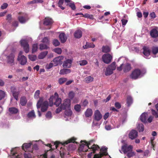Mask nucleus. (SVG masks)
<instances>
[{
	"instance_id": "obj_7",
	"label": "nucleus",
	"mask_w": 158,
	"mask_h": 158,
	"mask_svg": "<svg viewBox=\"0 0 158 158\" xmlns=\"http://www.w3.org/2000/svg\"><path fill=\"white\" fill-rule=\"evenodd\" d=\"M10 90L14 98L17 101L18 100L19 91L17 90L16 88L14 86H12L10 88Z\"/></svg>"
},
{
	"instance_id": "obj_40",
	"label": "nucleus",
	"mask_w": 158,
	"mask_h": 158,
	"mask_svg": "<svg viewBox=\"0 0 158 158\" xmlns=\"http://www.w3.org/2000/svg\"><path fill=\"white\" fill-rule=\"evenodd\" d=\"M68 109L66 110L64 112V114L68 116H71L72 114V112L71 109L68 108Z\"/></svg>"
},
{
	"instance_id": "obj_64",
	"label": "nucleus",
	"mask_w": 158,
	"mask_h": 158,
	"mask_svg": "<svg viewBox=\"0 0 158 158\" xmlns=\"http://www.w3.org/2000/svg\"><path fill=\"white\" fill-rule=\"evenodd\" d=\"M114 106L116 108L118 109H119L121 107L120 104L118 102H116L115 103Z\"/></svg>"
},
{
	"instance_id": "obj_59",
	"label": "nucleus",
	"mask_w": 158,
	"mask_h": 158,
	"mask_svg": "<svg viewBox=\"0 0 158 158\" xmlns=\"http://www.w3.org/2000/svg\"><path fill=\"white\" fill-rule=\"evenodd\" d=\"M152 114L156 118H157L158 117V113H157L155 110L152 109Z\"/></svg>"
},
{
	"instance_id": "obj_16",
	"label": "nucleus",
	"mask_w": 158,
	"mask_h": 158,
	"mask_svg": "<svg viewBox=\"0 0 158 158\" xmlns=\"http://www.w3.org/2000/svg\"><path fill=\"white\" fill-rule=\"evenodd\" d=\"M128 136L131 139H134L138 136V132L135 130H132L129 133Z\"/></svg>"
},
{
	"instance_id": "obj_57",
	"label": "nucleus",
	"mask_w": 158,
	"mask_h": 158,
	"mask_svg": "<svg viewBox=\"0 0 158 158\" xmlns=\"http://www.w3.org/2000/svg\"><path fill=\"white\" fill-rule=\"evenodd\" d=\"M54 51L59 54H60L62 53V50L60 48H57L54 49Z\"/></svg>"
},
{
	"instance_id": "obj_50",
	"label": "nucleus",
	"mask_w": 158,
	"mask_h": 158,
	"mask_svg": "<svg viewBox=\"0 0 158 158\" xmlns=\"http://www.w3.org/2000/svg\"><path fill=\"white\" fill-rule=\"evenodd\" d=\"M29 59L31 61H35L37 58L36 56L35 55H29Z\"/></svg>"
},
{
	"instance_id": "obj_55",
	"label": "nucleus",
	"mask_w": 158,
	"mask_h": 158,
	"mask_svg": "<svg viewBox=\"0 0 158 158\" xmlns=\"http://www.w3.org/2000/svg\"><path fill=\"white\" fill-rule=\"evenodd\" d=\"M75 110L77 112H79L81 109V106L80 104H77L74 106Z\"/></svg>"
},
{
	"instance_id": "obj_62",
	"label": "nucleus",
	"mask_w": 158,
	"mask_h": 158,
	"mask_svg": "<svg viewBox=\"0 0 158 158\" xmlns=\"http://www.w3.org/2000/svg\"><path fill=\"white\" fill-rule=\"evenodd\" d=\"M8 5L6 3H4L1 6V8L2 9L4 10L6 9L8 6Z\"/></svg>"
},
{
	"instance_id": "obj_18",
	"label": "nucleus",
	"mask_w": 158,
	"mask_h": 158,
	"mask_svg": "<svg viewBox=\"0 0 158 158\" xmlns=\"http://www.w3.org/2000/svg\"><path fill=\"white\" fill-rule=\"evenodd\" d=\"M72 62V60L68 59L64 62L63 66L64 68H69L71 66Z\"/></svg>"
},
{
	"instance_id": "obj_36",
	"label": "nucleus",
	"mask_w": 158,
	"mask_h": 158,
	"mask_svg": "<svg viewBox=\"0 0 158 158\" xmlns=\"http://www.w3.org/2000/svg\"><path fill=\"white\" fill-rule=\"evenodd\" d=\"M94 78L91 76H89L86 77L85 78V82L87 83H89L93 81Z\"/></svg>"
},
{
	"instance_id": "obj_5",
	"label": "nucleus",
	"mask_w": 158,
	"mask_h": 158,
	"mask_svg": "<svg viewBox=\"0 0 158 158\" xmlns=\"http://www.w3.org/2000/svg\"><path fill=\"white\" fill-rule=\"evenodd\" d=\"M112 58V56L109 53L105 54L102 56V59L103 62L107 64L111 62Z\"/></svg>"
},
{
	"instance_id": "obj_39",
	"label": "nucleus",
	"mask_w": 158,
	"mask_h": 158,
	"mask_svg": "<svg viewBox=\"0 0 158 158\" xmlns=\"http://www.w3.org/2000/svg\"><path fill=\"white\" fill-rule=\"evenodd\" d=\"M75 95V93L73 91H70L68 94V97L70 100H72Z\"/></svg>"
},
{
	"instance_id": "obj_63",
	"label": "nucleus",
	"mask_w": 158,
	"mask_h": 158,
	"mask_svg": "<svg viewBox=\"0 0 158 158\" xmlns=\"http://www.w3.org/2000/svg\"><path fill=\"white\" fill-rule=\"evenodd\" d=\"M121 22L123 26H124L126 25L128 22V20L127 19H123L121 20Z\"/></svg>"
},
{
	"instance_id": "obj_11",
	"label": "nucleus",
	"mask_w": 158,
	"mask_h": 158,
	"mask_svg": "<svg viewBox=\"0 0 158 158\" xmlns=\"http://www.w3.org/2000/svg\"><path fill=\"white\" fill-rule=\"evenodd\" d=\"M107 148L105 147H102L100 149V152L99 154H97L95 155H98L99 158H101L104 156H107L108 155L107 152Z\"/></svg>"
},
{
	"instance_id": "obj_44",
	"label": "nucleus",
	"mask_w": 158,
	"mask_h": 158,
	"mask_svg": "<svg viewBox=\"0 0 158 158\" xmlns=\"http://www.w3.org/2000/svg\"><path fill=\"white\" fill-rule=\"evenodd\" d=\"M67 80V79L66 78H60L59 79L58 82L61 85L66 82Z\"/></svg>"
},
{
	"instance_id": "obj_60",
	"label": "nucleus",
	"mask_w": 158,
	"mask_h": 158,
	"mask_svg": "<svg viewBox=\"0 0 158 158\" xmlns=\"http://www.w3.org/2000/svg\"><path fill=\"white\" fill-rule=\"evenodd\" d=\"M46 118H48V119H50L51 118L52 116V113L50 111H48L47 112L46 114Z\"/></svg>"
},
{
	"instance_id": "obj_48",
	"label": "nucleus",
	"mask_w": 158,
	"mask_h": 158,
	"mask_svg": "<svg viewBox=\"0 0 158 158\" xmlns=\"http://www.w3.org/2000/svg\"><path fill=\"white\" fill-rule=\"evenodd\" d=\"M64 2V0H59L58 4L59 7H60L62 10H64V8L62 6V5L63 4Z\"/></svg>"
},
{
	"instance_id": "obj_22",
	"label": "nucleus",
	"mask_w": 158,
	"mask_h": 158,
	"mask_svg": "<svg viewBox=\"0 0 158 158\" xmlns=\"http://www.w3.org/2000/svg\"><path fill=\"white\" fill-rule=\"evenodd\" d=\"M148 116V114L146 113H142L140 116V119L141 121L144 123H147V118Z\"/></svg>"
},
{
	"instance_id": "obj_52",
	"label": "nucleus",
	"mask_w": 158,
	"mask_h": 158,
	"mask_svg": "<svg viewBox=\"0 0 158 158\" xmlns=\"http://www.w3.org/2000/svg\"><path fill=\"white\" fill-rule=\"evenodd\" d=\"M42 42L47 45H49V41L47 37H45L42 40Z\"/></svg>"
},
{
	"instance_id": "obj_25",
	"label": "nucleus",
	"mask_w": 158,
	"mask_h": 158,
	"mask_svg": "<svg viewBox=\"0 0 158 158\" xmlns=\"http://www.w3.org/2000/svg\"><path fill=\"white\" fill-rule=\"evenodd\" d=\"M31 145V143H24L22 146V148L23 150L26 152L28 150V149L30 148Z\"/></svg>"
},
{
	"instance_id": "obj_58",
	"label": "nucleus",
	"mask_w": 158,
	"mask_h": 158,
	"mask_svg": "<svg viewBox=\"0 0 158 158\" xmlns=\"http://www.w3.org/2000/svg\"><path fill=\"white\" fill-rule=\"evenodd\" d=\"M135 152L132 151H131L128 152L127 154V156L129 157H133L135 156Z\"/></svg>"
},
{
	"instance_id": "obj_4",
	"label": "nucleus",
	"mask_w": 158,
	"mask_h": 158,
	"mask_svg": "<svg viewBox=\"0 0 158 158\" xmlns=\"http://www.w3.org/2000/svg\"><path fill=\"white\" fill-rule=\"evenodd\" d=\"M123 69L124 72H128L131 69V64L128 63H127L124 64H122L119 67L117 68V69L119 71H121Z\"/></svg>"
},
{
	"instance_id": "obj_31",
	"label": "nucleus",
	"mask_w": 158,
	"mask_h": 158,
	"mask_svg": "<svg viewBox=\"0 0 158 158\" xmlns=\"http://www.w3.org/2000/svg\"><path fill=\"white\" fill-rule=\"evenodd\" d=\"M71 70L69 69H61L60 71V74L61 75H64L70 73Z\"/></svg>"
},
{
	"instance_id": "obj_47",
	"label": "nucleus",
	"mask_w": 158,
	"mask_h": 158,
	"mask_svg": "<svg viewBox=\"0 0 158 158\" xmlns=\"http://www.w3.org/2000/svg\"><path fill=\"white\" fill-rule=\"evenodd\" d=\"M83 17H84L85 18H89L91 19H94L93 15H89L87 13H86L84 15H83Z\"/></svg>"
},
{
	"instance_id": "obj_49",
	"label": "nucleus",
	"mask_w": 158,
	"mask_h": 158,
	"mask_svg": "<svg viewBox=\"0 0 158 158\" xmlns=\"http://www.w3.org/2000/svg\"><path fill=\"white\" fill-rule=\"evenodd\" d=\"M11 154L12 156H15V158H23L22 156L21 155H16V153L15 152H13L12 151H11Z\"/></svg>"
},
{
	"instance_id": "obj_61",
	"label": "nucleus",
	"mask_w": 158,
	"mask_h": 158,
	"mask_svg": "<svg viewBox=\"0 0 158 158\" xmlns=\"http://www.w3.org/2000/svg\"><path fill=\"white\" fill-rule=\"evenodd\" d=\"M62 106L61 105L60 106L58 107L56 110V113H59L62 110L63 108H62Z\"/></svg>"
},
{
	"instance_id": "obj_56",
	"label": "nucleus",
	"mask_w": 158,
	"mask_h": 158,
	"mask_svg": "<svg viewBox=\"0 0 158 158\" xmlns=\"http://www.w3.org/2000/svg\"><path fill=\"white\" fill-rule=\"evenodd\" d=\"M5 96V93L3 91L0 90V100L3 98Z\"/></svg>"
},
{
	"instance_id": "obj_23",
	"label": "nucleus",
	"mask_w": 158,
	"mask_h": 158,
	"mask_svg": "<svg viewBox=\"0 0 158 158\" xmlns=\"http://www.w3.org/2000/svg\"><path fill=\"white\" fill-rule=\"evenodd\" d=\"M8 111L10 113L12 114H16L19 112V110L14 107L9 108Z\"/></svg>"
},
{
	"instance_id": "obj_24",
	"label": "nucleus",
	"mask_w": 158,
	"mask_h": 158,
	"mask_svg": "<svg viewBox=\"0 0 158 158\" xmlns=\"http://www.w3.org/2000/svg\"><path fill=\"white\" fill-rule=\"evenodd\" d=\"M82 35V32L80 30H77L74 33V36L76 38H80Z\"/></svg>"
},
{
	"instance_id": "obj_51",
	"label": "nucleus",
	"mask_w": 158,
	"mask_h": 158,
	"mask_svg": "<svg viewBox=\"0 0 158 158\" xmlns=\"http://www.w3.org/2000/svg\"><path fill=\"white\" fill-rule=\"evenodd\" d=\"M152 53L154 54H156L158 53V47H153L152 48Z\"/></svg>"
},
{
	"instance_id": "obj_13",
	"label": "nucleus",
	"mask_w": 158,
	"mask_h": 158,
	"mask_svg": "<svg viewBox=\"0 0 158 158\" xmlns=\"http://www.w3.org/2000/svg\"><path fill=\"white\" fill-rule=\"evenodd\" d=\"M18 60L20 64L22 65L25 64L27 62V59L24 56H18Z\"/></svg>"
},
{
	"instance_id": "obj_43",
	"label": "nucleus",
	"mask_w": 158,
	"mask_h": 158,
	"mask_svg": "<svg viewBox=\"0 0 158 158\" xmlns=\"http://www.w3.org/2000/svg\"><path fill=\"white\" fill-rule=\"evenodd\" d=\"M61 102V99L60 98H57L56 99L54 104L56 106H58Z\"/></svg>"
},
{
	"instance_id": "obj_42",
	"label": "nucleus",
	"mask_w": 158,
	"mask_h": 158,
	"mask_svg": "<svg viewBox=\"0 0 158 158\" xmlns=\"http://www.w3.org/2000/svg\"><path fill=\"white\" fill-rule=\"evenodd\" d=\"M38 48L37 44H34L32 46V53H34L37 51Z\"/></svg>"
},
{
	"instance_id": "obj_37",
	"label": "nucleus",
	"mask_w": 158,
	"mask_h": 158,
	"mask_svg": "<svg viewBox=\"0 0 158 158\" xmlns=\"http://www.w3.org/2000/svg\"><path fill=\"white\" fill-rule=\"evenodd\" d=\"M40 49L42 50L44 49H47L49 48V47L47 46V45L43 44H40Z\"/></svg>"
},
{
	"instance_id": "obj_10",
	"label": "nucleus",
	"mask_w": 158,
	"mask_h": 158,
	"mask_svg": "<svg viewBox=\"0 0 158 158\" xmlns=\"http://www.w3.org/2000/svg\"><path fill=\"white\" fill-rule=\"evenodd\" d=\"M61 105L62 106L63 110H65L66 108H70L71 105V101L69 99H66L64 101L63 104H61Z\"/></svg>"
},
{
	"instance_id": "obj_15",
	"label": "nucleus",
	"mask_w": 158,
	"mask_h": 158,
	"mask_svg": "<svg viewBox=\"0 0 158 158\" xmlns=\"http://www.w3.org/2000/svg\"><path fill=\"white\" fill-rule=\"evenodd\" d=\"M53 23V20L51 18L49 17H46L44 20L43 24L45 26H50Z\"/></svg>"
},
{
	"instance_id": "obj_38",
	"label": "nucleus",
	"mask_w": 158,
	"mask_h": 158,
	"mask_svg": "<svg viewBox=\"0 0 158 158\" xmlns=\"http://www.w3.org/2000/svg\"><path fill=\"white\" fill-rule=\"evenodd\" d=\"M67 5L69 6L72 10H74L76 9V7L74 3L73 2L67 4Z\"/></svg>"
},
{
	"instance_id": "obj_32",
	"label": "nucleus",
	"mask_w": 158,
	"mask_h": 158,
	"mask_svg": "<svg viewBox=\"0 0 158 158\" xmlns=\"http://www.w3.org/2000/svg\"><path fill=\"white\" fill-rule=\"evenodd\" d=\"M27 100L24 97H21L20 99V103L22 106H24L27 103Z\"/></svg>"
},
{
	"instance_id": "obj_21",
	"label": "nucleus",
	"mask_w": 158,
	"mask_h": 158,
	"mask_svg": "<svg viewBox=\"0 0 158 158\" xmlns=\"http://www.w3.org/2000/svg\"><path fill=\"white\" fill-rule=\"evenodd\" d=\"M59 37L61 43H65L67 40V38L65 34L64 33L60 34Z\"/></svg>"
},
{
	"instance_id": "obj_20",
	"label": "nucleus",
	"mask_w": 158,
	"mask_h": 158,
	"mask_svg": "<svg viewBox=\"0 0 158 158\" xmlns=\"http://www.w3.org/2000/svg\"><path fill=\"white\" fill-rule=\"evenodd\" d=\"M150 34L152 38H156L158 36V31L155 28L153 29L151 31Z\"/></svg>"
},
{
	"instance_id": "obj_6",
	"label": "nucleus",
	"mask_w": 158,
	"mask_h": 158,
	"mask_svg": "<svg viewBox=\"0 0 158 158\" xmlns=\"http://www.w3.org/2000/svg\"><path fill=\"white\" fill-rule=\"evenodd\" d=\"M64 58L63 56H59L55 57L52 60L54 63V66H56L58 65H61L62 64V60Z\"/></svg>"
},
{
	"instance_id": "obj_27",
	"label": "nucleus",
	"mask_w": 158,
	"mask_h": 158,
	"mask_svg": "<svg viewBox=\"0 0 158 158\" xmlns=\"http://www.w3.org/2000/svg\"><path fill=\"white\" fill-rule=\"evenodd\" d=\"M93 114L92 110L91 109L88 108L87 109L85 112V114L86 117H91Z\"/></svg>"
},
{
	"instance_id": "obj_29",
	"label": "nucleus",
	"mask_w": 158,
	"mask_h": 158,
	"mask_svg": "<svg viewBox=\"0 0 158 158\" xmlns=\"http://www.w3.org/2000/svg\"><path fill=\"white\" fill-rule=\"evenodd\" d=\"M110 49L108 46H103L102 48V51L104 53H108L110 52Z\"/></svg>"
},
{
	"instance_id": "obj_41",
	"label": "nucleus",
	"mask_w": 158,
	"mask_h": 158,
	"mask_svg": "<svg viewBox=\"0 0 158 158\" xmlns=\"http://www.w3.org/2000/svg\"><path fill=\"white\" fill-rule=\"evenodd\" d=\"M138 130L139 132H143L144 130V126L143 124H139L138 126Z\"/></svg>"
},
{
	"instance_id": "obj_34",
	"label": "nucleus",
	"mask_w": 158,
	"mask_h": 158,
	"mask_svg": "<svg viewBox=\"0 0 158 158\" xmlns=\"http://www.w3.org/2000/svg\"><path fill=\"white\" fill-rule=\"evenodd\" d=\"M133 102V99L132 97L130 96L127 97V103L128 106H130Z\"/></svg>"
},
{
	"instance_id": "obj_28",
	"label": "nucleus",
	"mask_w": 158,
	"mask_h": 158,
	"mask_svg": "<svg viewBox=\"0 0 158 158\" xmlns=\"http://www.w3.org/2000/svg\"><path fill=\"white\" fill-rule=\"evenodd\" d=\"M95 46L93 43L86 42V44L83 46L84 49H87L89 48H94Z\"/></svg>"
},
{
	"instance_id": "obj_2",
	"label": "nucleus",
	"mask_w": 158,
	"mask_h": 158,
	"mask_svg": "<svg viewBox=\"0 0 158 158\" xmlns=\"http://www.w3.org/2000/svg\"><path fill=\"white\" fill-rule=\"evenodd\" d=\"M36 106L38 109L41 107V111L42 112H44L48 109V102L46 101L43 102V98L40 97L37 102Z\"/></svg>"
},
{
	"instance_id": "obj_45",
	"label": "nucleus",
	"mask_w": 158,
	"mask_h": 158,
	"mask_svg": "<svg viewBox=\"0 0 158 158\" xmlns=\"http://www.w3.org/2000/svg\"><path fill=\"white\" fill-rule=\"evenodd\" d=\"M52 44L55 46H57L60 45V42L58 40L54 39L53 40Z\"/></svg>"
},
{
	"instance_id": "obj_8",
	"label": "nucleus",
	"mask_w": 158,
	"mask_h": 158,
	"mask_svg": "<svg viewBox=\"0 0 158 158\" xmlns=\"http://www.w3.org/2000/svg\"><path fill=\"white\" fill-rule=\"evenodd\" d=\"M21 46L23 47L24 51L26 53L29 52V45L28 42L26 40H22L20 41Z\"/></svg>"
},
{
	"instance_id": "obj_19",
	"label": "nucleus",
	"mask_w": 158,
	"mask_h": 158,
	"mask_svg": "<svg viewBox=\"0 0 158 158\" xmlns=\"http://www.w3.org/2000/svg\"><path fill=\"white\" fill-rule=\"evenodd\" d=\"M143 53L146 56L145 57L147 58V57L150 55V51L148 47L145 46L143 47Z\"/></svg>"
},
{
	"instance_id": "obj_3",
	"label": "nucleus",
	"mask_w": 158,
	"mask_h": 158,
	"mask_svg": "<svg viewBox=\"0 0 158 158\" xmlns=\"http://www.w3.org/2000/svg\"><path fill=\"white\" fill-rule=\"evenodd\" d=\"M145 73L139 69H135L132 72L130 77L134 80H136L143 76Z\"/></svg>"
},
{
	"instance_id": "obj_1",
	"label": "nucleus",
	"mask_w": 158,
	"mask_h": 158,
	"mask_svg": "<svg viewBox=\"0 0 158 158\" xmlns=\"http://www.w3.org/2000/svg\"><path fill=\"white\" fill-rule=\"evenodd\" d=\"M94 141V140H91L88 142L86 141H81V144L80 145L78 148V150L79 153L82 152H85L88 151V149L89 150V151H91L88 155V158H91L93 155L94 154L97 150H98L100 147L97 145L94 144L92 146L89 147L91 143Z\"/></svg>"
},
{
	"instance_id": "obj_26",
	"label": "nucleus",
	"mask_w": 158,
	"mask_h": 158,
	"mask_svg": "<svg viewBox=\"0 0 158 158\" xmlns=\"http://www.w3.org/2000/svg\"><path fill=\"white\" fill-rule=\"evenodd\" d=\"M76 139L74 137H72L61 144L62 145H64L65 144H67L68 143H76Z\"/></svg>"
},
{
	"instance_id": "obj_17",
	"label": "nucleus",
	"mask_w": 158,
	"mask_h": 158,
	"mask_svg": "<svg viewBox=\"0 0 158 158\" xmlns=\"http://www.w3.org/2000/svg\"><path fill=\"white\" fill-rule=\"evenodd\" d=\"M102 117V115L99 110H96L94 113V118L97 121H99Z\"/></svg>"
},
{
	"instance_id": "obj_54",
	"label": "nucleus",
	"mask_w": 158,
	"mask_h": 158,
	"mask_svg": "<svg viewBox=\"0 0 158 158\" xmlns=\"http://www.w3.org/2000/svg\"><path fill=\"white\" fill-rule=\"evenodd\" d=\"M12 18V15L11 14H9L6 16V20L9 23L11 22Z\"/></svg>"
},
{
	"instance_id": "obj_46",
	"label": "nucleus",
	"mask_w": 158,
	"mask_h": 158,
	"mask_svg": "<svg viewBox=\"0 0 158 158\" xmlns=\"http://www.w3.org/2000/svg\"><path fill=\"white\" fill-rule=\"evenodd\" d=\"M115 64V62H113L108 67L113 70H115L116 69Z\"/></svg>"
},
{
	"instance_id": "obj_30",
	"label": "nucleus",
	"mask_w": 158,
	"mask_h": 158,
	"mask_svg": "<svg viewBox=\"0 0 158 158\" xmlns=\"http://www.w3.org/2000/svg\"><path fill=\"white\" fill-rule=\"evenodd\" d=\"M48 53L47 51H45L41 52L38 56V57L39 59H42L45 57Z\"/></svg>"
},
{
	"instance_id": "obj_53",
	"label": "nucleus",
	"mask_w": 158,
	"mask_h": 158,
	"mask_svg": "<svg viewBox=\"0 0 158 158\" xmlns=\"http://www.w3.org/2000/svg\"><path fill=\"white\" fill-rule=\"evenodd\" d=\"M79 64L81 66H84L87 64L88 63L87 61L85 60H80L79 61Z\"/></svg>"
},
{
	"instance_id": "obj_33",
	"label": "nucleus",
	"mask_w": 158,
	"mask_h": 158,
	"mask_svg": "<svg viewBox=\"0 0 158 158\" xmlns=\"http://www.w3.org/2000/svg\"><path fill=\"white\" fill-rule=\"evenodd\" d=\"M27 117L28 118H35L36 117L35 115L34 110H32L29 112L27 114Z\"/></svg>"
},
{
	"instance_id": "obj_9",
	"label": "nucleus",
	"mask_w": 158,
	"mask_h": 158,
	"mask_svg": "<svg viewBox=\"0 0 158 158\" xmlns=\"http://www.w3.org/2000/svg\"><path fill=\"white\" fill-rule=\"evenodd\" d=\"M15 57V55L13 53H11L7 57V63L10 64H14V58Z\"/></svg>"
},
{
	"instance_id": "obj_14",
	"label": "nucleus",
	"mask_w": 158,
	"mask_h": 158,
	"mask_svg": "<svg viewBox=\"0 0 158 158\" xmlns=\"http://www.w3.org/2000/svg\"><path fill=\"white\" fill-rule=\"evenodd\" d=\"M23 15V16H19L18 18L19 21L22 23H24L28 19L27 14H24Z\"/></svg>"
},
{
	"instance_id": "obj_35",
	"label": "nucleus",
	"mask_w": 158,
	"mask_h": 158,
	"mask_svg": "<svg viewBox=\"0 0 158 158\" xmlns=\"http://www.w3.org/2000/svg\"><path fill=\"white\" fill-rule=\"evenodd\" d=\"M113 70L109 67H108L106 69V71L105 73V75L106 76H109L111 75L113 73Z\"/></svg>"
},
{
	"instance_id": "obj_12",
	"label": "nucleus",
	"mask_w": 158,
	"mask_h": 158,
	"mask_svg": "<svg viewBox=\"0 0 158 158\" xmlns=\"http://www.w3.org/2000/svg\"><path fill=\"white\" fill-rule=\"evenodd\" d=\"M132 148L133 147L131 145H130L128 146L127 144H124L122 147V150L125 154L127 153V152L132 151Z\"/></svg>"
}]
</instances>
